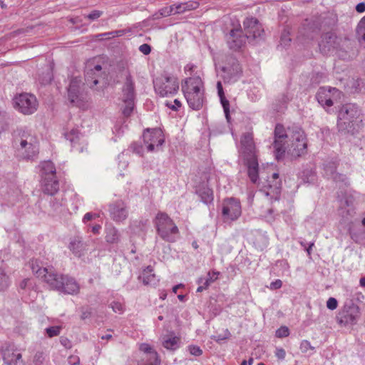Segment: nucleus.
I'll return each mask as SVG.
<instances>
[{"mask_svg":"<svg viewBox=\"0 0 365 365\" xmlns=\"http://www.w3.org/2000/svg\"><path fill=\"white\" fill-rule=\"evenodd\" d=\"M307 146V138L302 129L296 128L292 135H287L282 125H276L273 148L277 159H279L286 151L294 157L301 156L306 153Z\"/></svg>","mask_w":365,"mask_h":365,"instance_id":"1","label":"nucleus"},{"mask_svg":"<svg viewBox=\"0 0 365 365\" xmlns=\"http://www.w3.org/2000/svg\"><path fill=\"white\" fill-rule=\"evenodd\" d=\"M338 127L341 130L354 133L361 125V113L353 104H346L342 107L339 113Z\"/></svg>","mask_w":365,"mask_h":365,"instance_id":"2","label":"nucleus"},{"mask_svg":"<svg viewBox=\"0 0 365 365\" xmlns=\"http://www.w3.org/2000/svg\"><path fill=\"white\" fill-rule=\"evenodd\" d=\"M158 235L168 242H173L179 230L173 220L165 213L159 212L154 220Z\"/></svg>","mask_w":365,"mask_h":365,"instance_id":"3","label":"nucleus"},{"mask_svg":"<svg viewBox=\"0 0 365 365\" xmlns=\"http://www.w3.org/2000/svg\"><path fill=\"white\" fill-rule=\"evenodd\" d=\"M154 88L162 97L173 96L179 90L178 78L168 73H163L155 79Z\"/></svg>","mask_w":365,"mask_h":365,"instance_id":"4","label":"nucleus"},{"mask_svg":"<svg viewBox=\"0 0 365 365\" xmlns=\"http://www.w3.org/2000/svg\"><path fill=\"white\" fill-rule=\"evenodd\" d=\"M120 76L125 79L123 88V101L125 103V108L123 110L125 115H129L133 109L135 91L134 83L131 80L130 71L127 68H123L120 71Z\"/></svg>","mask_w":365,"mask_h":365,"instance_id":"5","label":"nucleus"},{"mask_svg":"<svg viewBox=\"0 0 365 365\" xmlns=\"http://www.w3.org/2000/svg\"><path fill=\"white\" fill-rule=\"evenodd\" d=\"M81 79L78 78L72 79L68 89V96L72 104L84 110L88 107V101L86 95L81 91Z\"/></svg>","mask_w":365,"mask_h":365,"instance_id":"6","label":"nucleus"},{"mask_svg":"<svg viewBox=\"0 0 365 365\" xmlns=\"http://www.w3.org/2000/svg\"><path fill=\"white\" fill-rule=\"evenodd\" d=\"M14 105L20 113L31 115L37 110L38 103L35 96L25 93L15 97Z\"/></svg>","mask_w":365,"mask_h":365,"instance_id":"7","label":"nucleus"},{"mask_svg":"<svg viewBox=\"0 0 365 365\" xmlns=\"http://www.w3.org/2000/svg\"><path fill=\"white\" fill-rule=\"evenodd\" d=\"M48 284L68 294H72L78 293L79 291V286L77 282L73 278L68 276L56 274L53 278H48Z\"/></svg>","mask_w":365,"mask_h":365,"instance_id":"8","label":"nucleus"},{"mask_svg":"<svg viewBox=\"0 0 365 365\" xmlns=\"http://www.w3.org/2000/svg\"><path fill=\"white\" fill-rule=\"evenodd\" d=\"M360 317V310L357 306H344L336 315V321L341 326H352L356 324Z\"/></svg>","mask_w":365,"mask_h":365,"instance_id":"9","label":"nucleus"},{"mask_svg":"<svg viewBox=\"0 0 365 365\" xmlns=\"http://www.w3.org/2000/svg\"><path fill=\"white\" fill-rule=\"evenodd\" d=\"M242 213L240 202L233 197L225 199L222 203V215L224 222L237 220Z\"/></svg>","mask_w":365,"mask_h":365,"instance_id":"10","label":"nucleus"},{"mask_svg":"<svg viewBox=\"0 0 365 365\" xmlns=\"http://www.w3.org/2000/svg\"><path fill=\"white\" fill-rule=\"evenodd\" d=\"M143 139L149 151L154 150L155 146L158 147L164 142V135L161 129L146 130L143 133Z\"/></svg>","mask_w":365,"mask_h":365,"instance_id":"11","label":"nucleus"},{"mask_svg":"<svg viewBox=\"0 0 365 365\" xmlns=\"http://www.w3.org/2000/svg\"><path fill=\"white\" fill-rule=\"evenodd\" d=\"M341 93L336 88H321L317 93V100L322 106L330 107L333 105V101L340 98Z\"/></svg>","mask_w":365,"mask_h":365,"instance_id":"12","label":"nucleus"},{"mask_svg":"<svg viewBox=\"0 0 365 365\" xmlns=\"http://www.w3.org/2000/svg\"><path fill=\"white\" fill-rule=\"evenodd\" d=\"M20 145L22 149H25L27 157L35 155L38 152V142L36 136L28 134H23Z\"/></svg>","mask_w":365,"mask_h":365,"instance_id":"13","label":"nucleus"},{"mask_svg":"<svg viewBox=\"0 0 365 365\" xmlns=\"http://www.w3.org/2000/svg\"><path fill=\"white\" fill-rule=\"evenodd\" d=\"M182 91L184 94L205 91L203 82L199 76L187 78L182 83Z\"/></svg>","mask_w":365,"mask_h":365,"instance_id":"14","label":"nucleus"},{"mask_svg":"<svg viewBox=\"0 0 365 365\" xmlns=\"http://www.w3.org/2000/svg\"><path fill=\"white\" fill-rule=\"evenodd\" d=\"M240 152L244 159L256 157L255 145L252 134H245L242 137Z\"/></svg>","mask_w":365,"mask_h":365,"instance_id":"15","label":"nucleus"},{"mask_svg":"<svg viewBox=\"0 0 365 365\" xmlns=\"http://www.w3.org/2000/svg\"><path fill=\"white\" fill-rule=\"evenodd\" d=\"M244 27L247 36L254 38L260 36L264 31L262 25L255 18H247L244 21Z\"/></svg>","mask_w":365,"mask_h":365,"instance_id":"16","label":"nucleus"},{"mask_svg":"<svg viewBox=\"0 0 365 365\" xmlns=\"http://www.w3.org/2000/svg\"><path fill=\"white\" fill-rule=\"evenodd\" d=\"M31 269L33 272L38 277H42L44 279V280L48 283V278L51 277L53 278L56 273L54 271L50 268L48 269L46 267H41V262L36 260L31 261Z\"/></svg>","mask_w":365,"mask_h":365,"instance_id":"17","label":"nucleus"},{"mask_svg":"<svg viewBox=\"0 0 365 365\" xmlns=\"http://www.w3.org/2000/svg\"><path fill=\"white\" fill-rule=\"evenodd\" d=\"M3 357L8 365H17L19 362L22 361L20 350L14 347L6 348L3 353Z\"/></svg>","mask_w":365,"mask_h":365,"instance_id":"18","label":"nucleus"},{"mask_svg":"<svg viewBox=\"0 0 365 365\" xmlns=\"http://www.w3.org/2000/svg\"><path fill=\"white\" fill-rule=\"evenodd\" d=\"M205 91H197L196 93L184 94L190 107L195 110L202 108L204 102Z\"/></svg>","mask_w":365,"mask_h":365,"instance_id":"19","label":"nucleus"},{"mask_svg":"<svg viewBox=\"0 0 365 365\" xmlns=\"http://www.w3.org/2000/svg\"><path fill=\"white\" fill-rule=\"evenodd\" d=\"M245 36L242 35V31L240 29H235L230 31L229 42L231 48L238 49L245 43Z\"/></svg>","mask_w":365,"mask_h":365,"instance_id":"20","label":"nucleus"},{"mask_svg":"<svg viewBox=\"0 0 365 365\" xmlns=\"http://www.w3.org/2000/svg\"><path fill=\"white\" fill-rule=\"evenodd\" d=\"M281 187V181L279 179L277 173H273L272 175V181L268 180L267 185L263 186L264 192L267 195H275L279 192Z\"/></svg>","mask_w":365,"mask_h":365,"instance_id":"21","label":"nucleus"},{"mask_svg":"<svg viewBox=\"0 0 365 365\" xmlns=\"http://www.w3.org/2000/svg\"><path fill=\"white\" fill-rule=\"evenodd\" d=\"M140 350L147 354V363L144 365H160V360L157 352L148 344H142ZM140 365V364H139Z\"/></svg>","mask_w":365,"mask_h":365,"instance_id":"22","label":"nucleus"},{"mask_svg":"<svg viewBox=\"0 0 365 365\" xmlns=\"http://www.w3.org/2000/svg\"><path fill=\"white\" fill-rule=\"evenodd\" d=\"M247 164V173L250 180L256 183L258 180V163L257 157H250L245 159Z\"/></svg>","mask_w":365,"mask_h":365,"instance_id":"23","label":"nucleus"},{"mask_svg":"<svg viewBox=\"0 0 365 365\" xmlns=\"http://www.w3.org/2000/svg\"><path fill=\"white\" fill-rule=\"evenodd\" d=\"M43 190L44 192L53 195L58 190V182L56 180V177H52L45 179H43Z\"/></svg>","mask_w":365,"mask_h":365,"instance_id":"24","label":"nucleus"},{"mask_svg":"<svg viewBox=\"0 0 365 365\" xmlns=\"http://www.w3.org/2000/svg\"><path fill=\"white\" fill-rule=\"evenodd\" d=\"M139 279L143 282L145 285L151 284L155 280V275L153 273V268L151 266H148L143 269Z\"/></svg>","mask_w":365,"mask_h":365,"instance_id":"25","label":"nucleus"},{"mask_svg":"<svg viewBox=\"0 0 365 365\" xmlns=\"http://www.w3.org/2000/svg\"><path fill=\"white\" fill-rule=\"evenodd\" d=\"M41 170L43 179H45L46 177L47 178L56 177V169L52 162H43L41 165Z\"/></svg>","mask_w":365,"mask_h":365,"instance_id":"26","label":"nucleus"},{"mask_svg":"<svg viewBox=\"0 0 365 365\" xmlns=\"http://www.w3.org/2000/svg\"><path fill=\"white\" fill-rule=\"evenodd\" d=\"M220 275L219 272L212 271L210 272L207 274V278L205 280V286H200L197 288V292H202L203 289H206L211 283L214 282L215 280L218 279Z\"/></svg>","mask_w":365,"mask_h":365,"instance_id":"27","label":"nucleus"},{"mask_svg":"<svg viewBox=\"0 0 365 365\" xmlns=\"http://www.w3.org/2000/svg\"><path fill=\"white\" fill-rule=\"evenodd\" d=\"M180 341V338L177 336H171L164 339L163 346L168 349H175Z\"/></svg>","mask_w":365,"mask_h":365,"instance_id":"28","label":"nucleus"},{"mask_svg":"<svg viewBox=\"0 0 365 365\" xmlns=\"http://www.w3.org/2000/svg\"><path fill=\"white\" fill-rule=\"evenodd\" d=\"M83 248V243L78 239H73L70 243V249L75 254H79Z\"/></svg>","mask_w":365,"mask_h":365,"instance_id":"29","label":"nucleus"},{"mask_svg":"<svg viewBox=\"0 0 365 365\" xmlns=\"http://www.w3.org/2000/svg\"><path fill=\"white\" fill-rule=\"evenodd\" d=\"M106 240L109 243H115L118 241V232L115 228L110 229L106 235Z\"/></svg>","mask_w":365,"mask_h":365,"instance_id":"30","label":"nucleus"},{"mask_svg":"<svg viewBox=\"0 0 365 365\" xmlns=\"http://www.w3.org/2000/svg\"><path fill=\"white\" fill-rule=\"evenodd\" d=\"M110 307L112 308L113 312L119 314H122L125 310L124 304L119 301H113L111 302Z\"/></svg>","mask_w":365,"mask_h":365,"instance_id":"31","label":"nucleus"},{"mask_svg":"<svg viewBox=\"0 0 365 365\" xmlns=\"http://www.w3.org/2000/svg\"><path fill=\"white\" fill-rule=\"evenodd\" d=\"M357 34L365 41V16L360 21L357 26Z\"/></svg>","mask_w":365,"mask_h":365,"instance_id":"32","label":"nucleus"},{"mask_svg":"<svg viewBox=\"0 0 365 365\" xmlns=\"http://www.w3.org/2000/svg\"><path fill=\"white\" fill-rule=\"evenodd\" d=\"M61 329V327L56 326V327H51L49 328H47L46 329V334H48V337H53L58 336L60 334V331Z\"/></svg>","mask_w":365,"mask_h":365,"instance_id":"33","label":"nucleus"},{"mask_svg":"<svg viewBox=\"0 0 365 365\" xmlns=\"http://www.w3.org/2000/svg\"><path fill=\"white\" fill-rule=\"evenodd\" d=\"M289 330L287 327H281L276 331V336L278 338H283L289 336Z\"/></svg>","mask_w":365,"mask_h":365,"instance_id":"34","label":"nucleus"},{"mask_svg":"<svg viewBox=\"0 0 365 365\" xmlns=\"http://www.w3.org/2000/svg\"><path fill=\"white\" fill-rule=\"evenodd\" d=\"M202 199L206 203H209L213 200V193L210 190H207L201 194Z\"/></svg>","mask_w":365,"mask_h":365,"instance_id":"35","label":"nucleus"},{"mask_svg":"<svg viewBox=\"0 0 365 365\" xmlns=\"http://www.w3.org/2000/svg\"><path fill=\"white\" fill-rule=\"evenodd\" d=\"M8 285V277L4 272L3 270L0 269V290L6 287Z\"/></svg>","mask_w":365,"mask_h":365,"instance_id":"36","label":"nucleus"},{"mask_svg":"<svg viewBox=\"0 0 365 365\" xmlns=\"http://www.w3.org/2000/svg\"><path fill=\"white\" fill-rule=\"evenodd\" d=\"M99 217H100V215L98 213L88 212L84 215L83 221V222L86 223L91 220L98 218Z\"/></svg>","mask_w":365,"mask_h":365,"instance_id":"37","label":"nucleus"},{"mask_svg":"<svg viewBox=\"0 0 365 365\" xmlns=\"http://www.w3.org/2000/svg\"><path fill=\"white\" fill-rule=\"evenodd\" d=\"M338 302L335 298L330 297L327 302V307L331 310L335 309L337 307Z\"/></svg>","mask_w":365,"mask_h":365,"instance_id":"38","label":"nucleus"},{"mask_svg":"<svg viewBox=\"0 0 365 365\" xmlns=\"http://www.w3.org/2000/svg\"><path fill=\"white\" fill-rule=\"evenodd\" d=\"M101 14L102 12L101 11L93 10L88 16H86V18H88L89 20H95L98 19Z\"/></svg>","mask_w":365,"mask_h":365,"instance_id":"39","label":"nucleus"},{"mask_svg":"<svg viewBox=\"0 0 365 365\" xmlns=\"http://www.w3.org/2000/svg\"><path fill=\"white\" fill-rule=\"evenodd\" d=\"M166 106L173 110H178V109L182 106V104L179 100L175 99L174 101V104H172L171 103H166Z\"/></svg>","mask_w":365,"mask_h":365,"instance_id":"40","label":"nucleus"},{"mask_svg":"<svg viewBox=\"0 0 365 365\" xmlns=\"http://www.w3.org/2000/svg\"><path fill=\"white\" fill-rule=\"evenodd\" d=\"M190 353L195 356H200L202 353V350L200 349V347L196 346H190L189 347Z\"/></svg>","mask_w":365,"mask_h":365,"instance_id":"41","label":"nucleus"},{"mask_svg":"<svg viewBox=\"0 0 365 365\" xmlns=\"http://www.w3.org/2000/svg\"><path fill=\"white\" fill-rule=\"evenodd\" d=\"M198 6V4L196 3V2H190V3H186L185 4H182V5H180V6H178L177 9H181V7H183V9H195Z\"/></svg>","mask_w":365,"mask_h":365,"instance_id":"42","label":"nucleus"},{"mask_svg":"<svg viewBox=\"0 0 365 365\" xmlns=\"http://www.w3.org/2000/svg\"><path fill=\"white\" fill-rule=\"evenodd\" d=\"M221 103L222 104L223 108L225 110V112L226 113V115H228V111H229V101L225 99V96L220 97Z\"/></svg>","mask_w":365,"mask_h":365,"instance_id":"43","label":"nucleus"},{"mask_svg":"<svg viewBox=\"0 0 365 365\" xmlns=\"http://www.w3.org/2000/svg\"><path fill=\"white\" fill-rule=\"evenodd\" d=\"M139 50L144 54L148 55L150 53L151 48L148 44H143L140 46Z\"/></svg>","mask_w":365,"mask_h":365,"instance_id":"44","label":"nucleus"},{"mask_svg":"<svg viewBox=\"0 0 365 365\" xmlns=\"http://www.w3.org/2000/svg\"><path fill=\"white\" fill-rule=\"evenodd\" d=\"M195 69V66L191 63L187 64L184 68L186 75H192Z\"/></svg>","mask_w":365,"mask_h":365,"instance_id":"45","label":"nucleus"},{"mask_svg":"<svg viewBox=\"0 0 365 365\" xmlns=\"http://www.w3.org/2000/svg\"><path fill=\"white\" fill-rule=\"evenodd\" d=\"M282 285V282L280 279H277L270 284L269 288L271 289H279Z\"/></svg>","mask_w":365,"mask_h":365,"instance_id":"46","label":"nucleus"},{"mask_svg":"<svg viewBox=\"0 0 365 365\" xmlns=\"http://www.w3.org/2000/svg\"><path fill=\"white\" fill-rule=\"evenodd\" d=\"M276 355L279 359H284L286 355V352L283 349H278L276 352Z\"/></svg>","mask_w":365,"mask_h":365,"instance_id":"47","label":"nucleus"},{"mask_svg":"<svg viewBox=\"0 0 365 365\" xmlns=\"http://www.w3.org/2000/svg\"><path fill=\"white\" fill-rule=\"evenodd\" d=\"M69 363L71 365H78L79 364V359L78 356H72L69 358Z\"/></svg>","mask_w":365,"mask_h":365,"instance_id":"48","label":"nucleus"},{"mask_svg":"<svg viewBox=\"0 0 365 365\" xmlns=\"http://www.w3.org/2000/svg\"><path fill=\"white\" fill-rule=\"evenodd\" d=\"M356 10L359 13H363L365 11V4L364 3H360L356 5Z\"/></svg>","mask_w":365,"mask_h":365,"instance_id":"49","label":"nucleus"},{"mask_svg":"<svg viewBox=\"0 0 365 365\" xmlns=\"http://www.w3.org/2000/svg\"><path fill=\"white\" fill-rule=\"evenodd\" d=\"M217 86L218 94H219L220 97L224 96V92H223L222 86L221 82H220V81L217 82Z\"/></svg>","mask_w":365,"mask_h":365,"instance_id":"50","label":"nucleus"},{"mask_svg":"<svg viewBox=\"0 0 365 365\" xmlns=\"http://www.w3.org/2000/svg\"><path fill=\"white\" fill-rule=\"evenodd\" d=\"M101 229V225H94L93 227H92V232L93 234H98L99 233V231Z\"/></svg>","mask_w":365,"mask_h":365,"instance_id":"51","label":"nucleus"},{"mask_svg":"<svg viewBox=\"0 0 365 365\" xmlns=\"http://www.w3.org/2000/svg\"><path fill=\"white\" fill-rule=\"evenodd\" d=\"M184 287V285L182 284H178L176 286H175L173 288V292L175 293V294H177L178 293V290L179 289H182Z\"/></svg>","mask_w":365,"mask_h":365,"instance_id":"52","label":"nucleus"},{"mask_svg":"<svg viewBox=\"0 0 365 365\" xmlns=\"http://www.w3.org/2000/svg\"><path fill=\"white\" fill-rule=\"evenodd\" d=\"M120 212H121L122 217H119L117 219L118 220H121V218H122V219H124V218L125 217V216H126V211H125V210L122 209V210H121V211H120Z\"/></svg>","mask_w":365,"mask_h":365,"instance_id":"53","label":"nucleus"},{"mask_svg":"<svg viewBox=\"0 0 365 365\" xmlns=\"http://www.w3.org/2000/svg\"><path fill=\"white\" fill-rule=\"evenodd\" d=\"M185 297H186V296L185 294H180L178 295V298L181 302H184L185 300Z\"/></svg>","mask_w":365,"mask_h":365,"instance_id":"54","label":"nucleus"},{"mask_svg":"<svg viewBox=\"0 0 365 365\" xmlns=\"http://www.w3.org/2000/svg\"><path fill=\"white\" fill-rule=\"evenodd\" d=\"M360 285L365 287V277L360 279Z\"/></svg>","mask_w":365,"mask_h":365,"instance_id":"55","label":"nucleus"},{"mask_svg":"<svg viewBox=\"0 0 365 365\" xmlns=\"http://www.w3.org/2000/svg\"><path fill=\"white\" fill-rule=\"evenodd\" d=\"M166 297H167V294L164 292H162L160 296V299H162L163 300L166 298Z\"/></svg>","mask_w":365,"mask_h":365,"instance_id":"56","label":"nucleus"},{"mask_svg":"<svg viewBox=\"0 0 365 365\" xmlns=\"http://www.w3.org/2000/svg\"><path fill=\"white\" fill-rule=\"evenodd\" d=\"M95 70L97 71H100L101 70V66H95Z\"/></svg>","mask_w":365,"mask_h":365,"instance_id":"57","label":"nucleus"},{"mask_svg":"<svg viewBox=\"0 0 365 365\" xmlns=\"http://www.w3.org/2000/svg\"><path fill=\"white\" fill-rule=\"evenodd\" d=\"M240 365H247V361L246 360L242 361Z\"/></svg>","mask_w":365,"mask_h":365,"instance_id":"58","label":"nucleus"},{"mask_svg":"<svg viewBox=\"0 0 365 365\" xmlns=\"http://www.w3.org/2000/svg\"><path fill=\"white\" fill-rule=\"evenodd\" d=\"M252 363H253V359H252V358H251V359H250V360H249V365H252Z\"/></svg>","mask_w":365,"mask_h":365,"instance_id":"59","label":"nucleus"},{"mask_svg":"<svg viewBox=\"0 0 365 365\" xmlns=\"http://www.w3.org/2000/svg\"><path fill=\"white\" fill-rule=\"evenodd\" d=\"M98 80L95 79V80L93 81V86L97 85V84H98Z\"/></svg>","mask_w":365,"mask_h":365,"instance_id":"60","label":"nucleus"},{"mask_svg":"<svg viewBox=\"0 0 365 365\" xmlns=\"http://www.w3.org/2000/svg\"><path fill=\"white\" fill-rule=\"evenodd\" d=\"M184 11L182 10H180V11H175L174 13H181V12H183Z\"/></svg>","mask_w":365,"mask_h":365,"instance_id":"61","label":"nucleus"},{"mask_svg":"<svg viewBox=\"0 0 365 365\" xmlns=\"http://www.w3.org/2000/svg\"><path fill=\"white\" fill-rule=\"evenodd\" d=\"M362 225L365 226V217L362 220Z\"/></svg>","mask_w":365,"mask_h":365,"instance_id":"62","label":"nucleus"},{"mask_svg":"<svg viewBox=\"0 0 365 365\" xmlns=\"http://www.w3.org/2000/svg\"><path fill=\"white\" fill-rule=\"evenodd\" d=\"M81 317H82V319H85L87 317V316L85 314H83V315Z\"/></svg>","mask_w":365,"mask_h":365,"instance_id":"63","label":"nucleus"},{"mask_svg":"<svg viewBox=\"0 0 365 365\" xmlns=\"http://www.w3.org/2000/svg\"><path fill=\"white\" fill-rule=\"evenodd\" d=\"M258 365H265V364L263 363H259Z\"/></svg>","mask_w":365,"mask_h":365,"instance_id":"64","label":"nucleus"}]
</instances>
